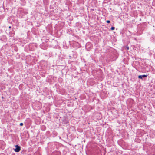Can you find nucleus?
<instances>
[{"instance_id": "obj_5", "label": "nucleus", "mask_w": 155, "mask_h": 155, "mask_svg": "<svg viewBox=\"0 0 155 155\" xmlns=\"http://www.w3.org/2000/svg\"><path fill=\"white\" fill-rule=\"evenodd\" d=\"M21 2L22 3H21V4L24 5H25V0H20Z\"/></svg>"}, {"instance_id": "obj_2", "label": "nucleus", "mask_w": 155, "mask_h": 155, "mask_svg": "<svg viewBox=\"0 0 155 155\" xmlns=\"http://www.w3.org/2000/svg\"><path fill=\"white\" fill-rule=\"evenodd\" d=\"M92 44L91 43H87L86 45V48H87V50H89L88 48L91 47L92 46Z\"/></svg>"}, {"instance_id": "obj_6", "label": "nucleus", "mask_w": 155, "mask_h": 155, "mask_svg": "<svg viewBox=\"0 0 155 155\" xmlns=\"http://www.w3.org/2000/svg\"><path fill=\"white\" fill-rule=\"evenodd\" d=\"M110 29L111 30H113L115 29V27H112Z\"/></svg>"}, {"instance_id": "obj_9", "label": "nucleus", "mask_w": 155, "mask_h": 155, "mask_svg": "<svg viewBox=\"0 0 155 155\" xmlns=\"http://www.w3.org/2000/svg\"><path fill=\"white\" fill-rule=\"evenodd\" d=\"M106 22L107 23H110V20H107Z\"/></svg>"}, {"instance_id": "obj_7", "label": "nucleus", "mask_w": 155, "mask_h": 155, "mask_svg": "<svg viewBox=\"0 0 155 155\" xmlns=\"http://www.w3.org/2000/svg\"><path fill=\"white\" fill-rule=\"evenodd\" d=\"M126 49L127 50H128L129 49V47H128V46H127L126 47Z\"/></svg>"}, {"instance_id": "obj_1", "label": "nucleus", "mask_w": 155, "mask_h": 155, "mask_svg": "<svg viewBox=\"0 0 155 155\" xmlns=\"http://www.w3.org/2000/svg\"><path fill=\"white\" fill-rule=\"evenodd\" d=\"M16 148L14 149V151L16 152H19L21 150V147L20 146L17 145L15 146Z\"/></svg>"}, {"instance_id": "obj_3", "label": "nucleus", "mask_w": 155, "mask_h": 155, "mask_svg": "<svg viewBox=\"0 0 155 155\" xmlns=\"http://www.w3.org/2000/svg\"><path fill=\"white\" fill-rule=\"evenodd\" d=\"M40 74L41 76L43 77H45V73L43 72H41L40 73Z\"/></svg>"}, {"instance_id": "obj_8", "label": "nucleus", "mask_w": 155, "mask_h": 155, "mask_svg": "<svg viewBox=\"0 0 155 155\" xmlns=\"http://www.w3.org/2000/svg\"><path fill=\"white\" fill-rule=\"evenodd\" d=\"M23 125V124L22 123H21L20 124V126H22Z\"/></svg>"}, {"instance_id": "obj_11", "label": "nucleus", "mask_w": 155, "mask_h": 155, "mask_svg": "<svg viewBox=\"0 0 155 155\" xmlns=\"http://www.w3.org/2000/svg\"><path fill=\"white\" fill-rule=\"evenodd\" d=\"M140 78V79H142L143 80V79L144 78Z\"/></svg>"}, {"instance_id": "obj_10", "label": "nucleus", "mask_w": 155, "mask_h": 155, "mask_svg": "<svg viewBox=\"0 0 155 155\" xmlns=\"http://www.w3.org/2000/svg\"><path fill=\"white\" fill-rule=\"evenodd\" d=\"M11 28V26H9V28Z\"/></svg>"}, {"instance_id": "obj_4", "label": "nucleus", "mask_w": 155, "mask_h": 155, "mask_svg": "<svg viewBox=\"0 0 155 155\" xmlns=\"http://www.w3.org/2000/svg\"><path fill=\"white\" fill-rule=\"evenodd\" d=\"M147 76V74H143L141 75H139L138 76V78H146Z\"/></svg>"}]
</instances>
